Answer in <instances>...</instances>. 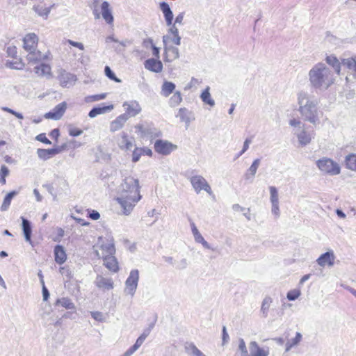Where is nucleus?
Returning <instances> with one entry per match:
<instances>
[{
	"label": "nucleus",
	"mask_w": 356,
	"mask_h": 356,
	"mask_svg": "<svg viewBox=\"0 0 356 356\" xmlns=\"http://www.w3.org/2000/svg\"><path fill=\"white\" fill-rule=\"evenodd\" d=\"M142 196L138 179L126 177L120 186V195L116 200L121 206L124 215H129Z\"/></svg>",
	"instance_id": "1"
},
{
	"label": "nucleus",
	"mask_w": 356,
	"mask_h": 356,
	"mask_svg": "<svg viewBox=\"0 0 356 356\" xmlns=\"http://www.w3.org/2000/svg\"><path fill=\"white\" fill-rule=\"evenodd\" d=\"M310 86L316 90L324 92L335 81L334 72L325 63H318L309 71Z\"/></svg>",
	"instance_id": "2"
},
{
	"label": "nucleus",
	"mask_w": 356,
	"mask_h": 356,
	"mask_svg": "<svg viewBox=\"0 0 356 356\" xmlns=\"http://www.w3.org/2000/svg\"><path fill=\"white\" fill-rule=\"evenodd\" d=\"M299 112L305 120L316 124L318 121V101L307 92L301 91L298 94Z\"/></svg>",
	"instance_id": "3"
},
{
	"label": "nucleus",
	"mask_w": 356,
	"mask_h": 356,
	"mask_svg": "<svg viewBox=\"0 0 356 356\" xmlns=\"http://www.w3.org/2000/svg\"><path fill=\"white\" fill-rule=\"evenodd\" d=\"M316 165L321 171L330 175H337L341 172L339 164L328 158H323L318 160Z\"/></svg>",
	"instance_id": "4"
},
{
	"label": "nucleus",
	"mask_w": 356,
	"mask_h": 356,
	"mask_svg": "<svg viewBox=\"0 0 356 356\" xmlns=\"http://www.w3.org/2000/svg\"><path fill=\"white\" fill-rule=\"evenodd\" d=\"M190 182L197 193H200L201 191H204L209 195L213 193L208 181L201 175L192 176L190 178Z\"/></svg>",
	"instance_id": "5"
},
{
	"label": "nucleus",
	"mask_w": 356,
	"mask_h": 356,
	"mask_svg": "<svg viewBox=\"0 0 356 356\" xmlns=\"http://www.w3.org/2000/svg\"><path fill=\"white\" fill-rule=\"evenodd\" d=\"M139 280V272L138 270H132L125 282L124 293L133 296L137 289Z\"/></svg>",
	"instance_id": "6"
},
{
	"label": "nucleus",
	"mask_w": 356,
	"mask_h": 356,
	"mask_svg": "<svg viewBox=\"0 0 356 356\" xmlns=\"http://www.w3.org/2000/svg\"><path fill=\"white\" fill-rule=\"evenodd\" d=\"M154 150L161 155H169L171 152L177 149L176 145L172 144L168 140L158 139L154 145Z\"/></svg>",
	"instance_id": "7"
},
{
	"label": "nucleus",
	"mask_w": 356,
	"mask_h": 356,
	"mask_svg": "<svg viewBox=\"0 0 356 356\" xmlns=\"http://www.w3.org/2000/svg\"><path fill=\"white\" fill-rule=\"evenodd\" d=\"M95 253L98 258H103L104 265L110 270L117 272L118 270V261L113 254L104 255V253H100L99 250H95Z\"/></svg>",
	"instance_id": "8"
},
{
	"label": "nucleus",
	"mask_w": 356,
	"mask_h": 356,
	"mask_svg": "<svg viewBox=\"0 0 356 356\" xmlns=\"http://www.w3.org/2000/svg\"><path fill=\"white\" fill-rule=\"evenodd\" d=\"M67 108L66 102H63L56 105L54 108L45 113L44 118L47 119L59 120L63 115Z\"/></svg>",
	"instance_id": "9"
},
{
	"label": "nucleus",
	"mask_w": 356,
	"mask_h": 356,
	"mask_svg": "<svg viewBox=\"0 0 356 356\" xmlns=\"http://www.w3.org/2000/svg\"><path fill=\"white\" fill-rule=\"evenodd\" d=\"M38 38L35 33H28L23 40V47L29 52L36 50L38 46Z\"/></svg>",
	"instance_id": "10"
},
{
	"label": "nucleus",
	"mask_w": 356,
	"mask_h": 356,
	"mask_svg": "<svg viewBox=\"0 0 356 356\" xmlns=\"http://www.w3.org/2000/svg\"><path fill=\"white\" fill-rule=\"evenodd\" d=\"M335 256L333 251H327L322 254L316 260L317 264L321 266L325 267L326 265L332 266L334 263Z\"/></svg>",
	"instance_id": "11"
},
{
	"label": "nucleus",
	"mask_w": 356,
	"mask_h": 356,
	"mask_svg": "<svg viewBox=\"0 0 356 356\" xmlns=\"http://www.w3.org/2000/svg\"><path fill=\"white\" fill-rule=\"evenodd\" d=\"M63 150V147H56L52 149H38L37 154L40 159L42 160H47L53 156L60 153Z\"/></svg>",
	"instance_id": "12"
},
{
	"label": "nucleus",
	"mask_w": 356,
	"mask_h": 356,
	"mask_svg": "<svg viewBox=\"0 0 356 356\" xmlns=\"http://www.w3.org/2000/svg\"><path fill=\"white\" fill-rule=\"evenodd\" d=\"M293 134L296 135L298 140L299 144L302 146H305L311 142L312 136L305 130V127L300 130L296 131V133Z\"/></svg>",
	"instance_id": "13"
},
{
	"label": "nucleus",
	"mask_w": 356,
	"mask_h": 356,
	"mask_svg": "<svg viewBox=\"0 0 356 356\" xmlns=\"http://www.w3.org/2000/svg\"><path fill=\"white\" fill-rule=\"evenodd\" d=\"M95 285L99 288L110 290L113 288V282L111 278H106L102 275H97L95 281Z\"/></svg>",
	"instance_id": "14"
},
{
	"label": "nucleus",
	"mask_w": 356,
	"mask_h": 356,
	"mask_svg": "<svg viewBox=\"0 0 356 356\" xmlns=\"http://www.w3.org/2000/svg\"><path fill=\"white\" fill-rule=\"evenodd\" d=\"M128 119L129 116L127 114L124 113L119 115L115 120H113L111 123L110 131L111 132H115L118 131L124 126V124H125Z\"/></svg>",
	"instance_id": "15"
},
{
	"label": "nucleus",
	"mask_w": 356,
	"mask_h": 356,
	"mask_svg": "<svg viewBox=\"0 0 356 356\" xmlns=\"http://www.w3.org/2000/svg\"><path fill=\"white\" fill-rule=\"evenodd\" d=\"M33 70L38 76H46L48 79L51 77V68L48 64L41 63L35 66Z\"/></svg>",
	"instance_id": "16"
},
{
	"label": "nucleus",
	"mask_w": 356,
	"mask_h": 356,
	"mask_svg": "<svg viewBox=\"0 0 356 356\" xmlns=\"http://www.w3.org/2000/svg\"><path fill=\"white\" fill-rule=\"evenodd\" d=\"M191 230L195 242L201 243L206 249H211L210 245L204 240L194 222L191 223Z\"/></svg>",
	"instance_id": "17"
},
{
	"label": "nucleus",
	"mask_w": 356,
	"mask_h": 356,
	"mask_svg": "<svg viewBox=\"0 0 356 356\" xmlns=\"http://www.w3.org/2000/svg\"><path fill=\"white\" fill-rule=\"evenodd\" d=\"M58 79L60 85L63 87H67L68 85L72 84L76 81V78L74 74L67 72L65 71H63L60 73Z\"/></svg>",
	"instance_id": "18"
},
{
	"label": "nucleus",
	"mask_w": 356,
	"mask_h": 356,
	"mask_svg": "<svg viewBox=\"0 0 356 356\" xmlns=\"http://www.w3.org/2000/svg\"><path fill=\"white\" fill-rule=\"evenodd\" d=\"M145 67L152 72H160L162 71L163 65L160 60L149 58L145 62Z\"/></svg>",
	"instance_id": "19"
},
{
	"label": "nucleus",
	"mask_w": 356,
	"mask_h": 356,
	"mask_svg": "<svg viewBox=\"0 0 356 356\" xmlns=\"http://www.w3.org/2000/svg\"><path fill=\"white\" fill-rule=\"evenodd\" d=\"M123 106L126 108L128 115L132 117L136 116L141 111V107L136 101L130 103L124 102Z\"/></svg>",
	"instance_id": "20"
},
{
	"label": "nucleus",
	"mask_w": 356,
	"mask_h": 356,
	"mask_svg": "<svg viewBox=\"0 0 356 356\" xmlns=\"http://www.w3.org/2000/svg\"><path fill=\"white\" fill-rule=\"evenodd\" d=\"M250 356H268V350L261 348L256 341H251L249 344Z\"/></svg>",
	"instance_id": "21"
},
{
	"label": "nucleus",
	"mask_w": 356,
	"mask_h": 356,
	"mask_svg": "<svg viewBox=\"0 0 356 356\" xmlns=\"http://www.w3.org/2000/svg\"><path fill=\"white\" fill-rule=\"evenodd\" d=\"M118 145L121 149L129 150L133 147V143L128 138L126 133L122 132L118 140Z\"/></svg>",
	"instance_id": "22"
},
{
	"label": "nucleus",
	"mask_w": 356,
	"mask_h": 356,
	"mask_svg": "<svg viewBox=\"0 0 356 356\" xmlns=\"http://www.w3.org/2000/svg\"><path fill=\"white\" fill-rule=\"evenodd\" d=\"M160 9L163 12L167 26L172 25L173 20V13L166 2H162L160 3Z\"/></svg>",
	"instance_id": "23"
},
{
	"label": "nucleus",
	"mask_w": 356,
	"mask_h": 356,
	"mask_svg": "<svg viewBox=\"0 0 356 356\" xmlns=\"http://www.w3.org/2000/svg\"><path fill=\"white\" fill-rule=\"evenodd\" d=\"M177 116L180 118L181 121L185 122L187 125H188L190 122L195 119L193 113L186 108H179Z\"/></svg>",
	"instance_id": "24"
},
{
	"label": "nucleus",
	"mask_w": 356,
	"mask_h": 356,
	"mask_svg": "<svg viewBox=\"0 0 356 356\" xmlns=\"http://www.w3.org/2000/svg\"><path fill=\"white\" fill-rule=\"evenodd\" d=\"M47 56L43 55L40 51H30L26 56V60L29 63H35L42 60L47 59Z\"/></svg>",
	"instance_id": "25"
},
{
	"label": "nucleus",
	"mask_w": 356,
	"mask_h": 356,
	"mask_svg": "<svg viewBox=\"0 0 356 356\" xmlns=\"http://www.w3.org/2000/svg\"><path fill=\"white\" fill-rule=\"evenodd\" d=\"M55 261L58 264H63L67 259V255L63 246L57 245L54 248Z\"/></svg>",
	"instance_id": "26"
},
{
	"label": "nucleus",
	"mask_w": 356,
	"mask_h": 356,
	"mask_svg": "<svg viewBox=\"0 0 356 356\" xmlns=\"http://www.w3.org/2000/svg\"><path fill=\"white\" fill-rule=\"evenodd\" d=\"M22 223V230L24 235V238L26 242L31 243V234H32V229L31 222L27 219L24 218V217L21 218Z\"/></svg>",
	"instance_id": "27"
},
{
	"label": "nucleus",
	"mask_w": 356,
	"mask_h": 356,
	"mask_svg": "<svg viewBox=\"0 0 356 356\" xmlns=\"http://www.w3.org/2000/svg\"><path fill=\"white\" fill-rule=\"evenodd\" d=\"M113 109V105L110 104L108 106H103L92 108L89 113L88 116L91 118H95L97 115L104 114L106 112L111 111Z\"/></svg>",
	"instance_id": "28"
},
{
	"label": "nucleus",
	"mask_w": 356,
	"mask_h": 356,
	"mask_svg": "<svg viewBox=\"0 0 356 356\" xmlns=\"http://www.w3.org/2000/svg\"><path fill=\"white\" fill-rule=\"evenodd\" d=\"M343 66L348 69L352 72L354 76L356 78V56L355 58L349 57L341 59V63Z\"/></svg>",
	"instance_id": "29"
},
{
	"label": "nucleus",
	"mask_w": 356,
	"mask_h": 356,
	"mask_svg": "<svg viewBox=\"0 0 356 356\" xmlns=\"http://www.w3.org/2000/svg\"><path fill=\"white\" fill-rule=\"evenodd\" d=\"M326 63L332 66L333 67V70H332L334 74H339L341 71V63L339 60L337 59V58L333 55L327 56L325 58Z\"/></svg>",
	"instance_id": "30"
},
{
	"label": "nucleus",
	"mask_w": 356,
	"mask_h": 356,
	"mask_svg": "<svg viewBox=\"0 0 356 356\" xmlns=\"http://www.w3.org/2000/svg\"><path fill=\"white\" fill-rule=\"evenodd\" d=\"M260 162L261 161L259 159H257L253 161L250 167L248 168L247 172L245 174V179L251 180V181L253 180V178L255 176L257 170L260 165Z\"/></svg>",
	"instance_id": "31"
},
{
	"label": "nucleus",
	"mask_w": 356,
	"mask_h": 356,
	"mask_svg": "<svg viewBox=\"0 0 356 356\" xmlns=\"http://www.w3.org/2000/svg\"><path fill=\"white\" fill-rule=\"evenodd\" d=\"M102 8V14L103 18L108 24H111L113 21V17L111 14V12L109 9V4L106 1H104L101 6Z\"/></svg>",
	"instance_id": "32"
},
{
	"label": "nucleus",
	"mask_w": 356,
	"mask_h": 356,
	"mask_svg": "<svg viewBox=\"0 0 356 356\" xmlns=\"http://www.w3.org/2000/svg\"><path fill=\"white\" fill-rule=\"evenodd\" d=\"M51 7H44L40 5H35L33 7V10L35 12V13L40 16L43 17L44 19H47L50 12H51Z\"/></svg>",
	"instance_id": "33"
},
{
	"label": "nucleus",
	"mask_w": 356,
	"mask_h": 356,
	"mask_svg": "<svg viewBox=\"0 0 356 356\" xmlns=\"http://www.w3.org/2000/svg\"><path fill=\"white\" fill-rule=\"evenodd\" d=\"M210 88L207 86L202 92L200 95V98L202 101L207 104H209L211 106H213L215 105V101L211 97L210 94Z\"/></svg>",
	"instance_id": "34"
},
{
	"label": "nucleus",
	"mask_w": 356,
	"mask_h": 356,
	"mask_svg": "<svg viewBox=\"0 0 356 356\" xmlns=\"http://www.w3.org/2000/svg\"><path fill=\"white\" fill-rule=\"evenodd\" d=\"M98 250L100 253L104 252V255H111L115 252V246L112 242L102 243Z\"/></svg>",
	"instance_id": "35"
},
{
	"label": "nucleus",
	"mask_w": 356,
	"mask_h": 356,
	"mask_svg": "<svg viewBox=\"0 0 356 356\" xmlns=\"http://www.w3.org/2000/svg\"><path fill=\"white\" fill-rule=\"evenodd\" d=\"M175 89V84L170 81H164L161 87V95L168 97Z\"/></svg>",
	"instance_id": "36"
},
{
	"label": "nucleus",
	"mask_w": 356,
	"mask_h": 356,
	"mask_svg": "<svg viewBox=\"0 0 356 356\" xmlns=\"http://www.w3.org/2000/svg\"><path fill=\"white\" fill-rule=\"evenodd\" d=\"M56 305H60L67 309H75L74 304L72 302L69 298H61L56 300Z\"/></svg>",
	"instance_id": "37"
},
{
	"label": "nucleus",
	"mask_w": 356,
	"mask_h": 356,
	"mask_svg": "<svg viewBox=\"0 0 356 356\" xmlns=\"http://www.w3.org/2000/svg\"><path fill=\"white\" fill-rule=\"evenodd\" d=\"M17 194V192L13 191L8 193L6 196L4 197L3 202L1 204V211H6L10 207L11 200Z\"/></svg>",
	"instance_id": "38"
},
{
	"label": "nucleus",
	"mask_w": 356,
	"mask_h": 356,
	"mask_svg": "<svg viewBox=\"0 0 356 356\" xmlns=\"http://www.w3.org/2000/svg\"><path fill=\"white\" fill-rule=\"evenodd\" d=\"M346 167L353 171H356V154H350L346 157Z\"/></svg>",
	"instance_id": "39"
},
{
	"label": "nucleus",
	"mask_w": 356,
	"mask_h": 356,
	"mask_svg": "<svg viewBox=\"0 0 356 356\" xmlns=\"http://www.w3.org/2000/svg\"><path fill=\"white\" fill-rule=\"evenodd\" d=\"M273 302V300L270 297L266 296L263 300L261 307V312L262 313L263 316L264 317H267L268 316V312L270 308V306Z\"/></svg>",
	"instance_id": "40"
},
{
	"label": "nucleus",
	"mask_w": 356,
	"mask_h": 356,
	"mask_svg": "<svg viewBox=\"0 0 356 356\" xmlns=\"http://www.w3.org/2000/svg\"><path fill=\"white\" fill-rule=\"evenodd\" d=\"M163 42L164 44L172 42L176 45H179L181 44V37L179 35L167 34L163 36Z\"/></svg>",
	"instance_id": "41"
},
{
	"label": "nucleus",
	"mask_w": 356,
	"mask_h": 356,
	"mask_svg": "<svg viewBox=\"0 0 356 356\" xmlns=\"http://www.w3.org/2000/svg\"><path fill=\"white\" fill-rule=\"evenodd\" d=\"M182 101V96L179 91H177L170 99V105L172 107L178 106Z\"/></svg>",
	"instance_id": "42"
},
{
	"label": "nucleus",
	"mask_w": 356,
	"mask_h": 356,
	"mask_svg": "<svg viewBox=\"0 0 356 356\" xmlns=\"http://www.w3.org/2000/svg\"><path fill=\"white\" fill-rule=\"evenodd\" d=\"M289 124L293 128V134L296 133V131L300 130L305 127V124H303L300 120L295 118L290 120Z\"/></svg>",
	"instance_id": "43"
},
{
	"label": "nucleus",
	"mask_w": 356,
	"mask_h": 356,
	"mask_svg": "<svg viewBox=\"0 0 356 356\" xmlns=\"http://www.w3.org/2000/svg\"><path fill=\"white\" fill-rule=\"evenodd\" d=\"M110 42H118L123 47H125L127 45H129L131 44V41L128 39H125L124 40L119 41L118 39L115 38L113 35L108 36L106 38V42L108 43Z\"/></svg>",
	"instance_id": "44"
},
{
	"label": "nucleus",
	"mask_w": 356,
	"mask_h": 356,
	"mask_svg": "<svg viewBox=\"0 0 356 356\" xmlns=\"http://www.w3.org/2000/svg\"><path fill=\"white\" fill-rule=\"evenodd\" d=\"M186 350L189 354L193 356H205L193 343H190L186 346Z\"/></svg>",
	"instance_id": "45"
},
{
	"label": "nucleus",
	"mask_w": 356,
	"mask_h": 356,
	"mask_svg": "<svg viewBox=\"0 0 356 356\" xmlns=\"http://www.w3.org/2000/svg\"><path fill=\"white\" fill-rule=\"evenodd\" d=\"M271 204L279 203L278 192L275 186L269 187Z\"/></svg>",
	"instance_id": "46"
},
{
	"label": "nucleus",
	"mask_w": 356,
	"mask_h": 356,
	"mask_svg": "<svg viewBox=\"0 0 356 356\" xmlns=\"http://www.w3.org/2000/svg\"><path fill=\"white\" fill-rule=\"evenodd\" d=\"M145 341L143 338H140V337L137 339L136 343L129 348L127 351L131 355L134 353H135L143 343Z\"/></svg>",
	"instance_id": "47"
},
{
	"label": "nucleus",
	"mask_w": 356,
	"mask_h": 356,
	"mask_svg": "<svg viewBox=\"0 0 356 356\" xmlns=\"http://www.w3.org/2000/svg\"><path fill=\"white\" fill-rule=\"evenodd\" d=\"M105 74L110 79L115 81L117 83L121 82V80L118 79L115 73L111 70V69L108 66H106L104 68Z\"/></svg>",
	"instance_id": "48"
},
{
	"label": "nucleus",
	"mask_w": 356,
	"mask_h": 356,
	"mask_svg": "<svg viewBox=\"0 0 356 356\" xmlns=\"http://www.w3.org/2000/svg\"><path fill=\"white\" fill-rule=\"evenodd\" d=\"M300 291L298 289L291 290L287 293L286 298L290 301H293L300 296Z\"/></svg>",
	"instance_id": "49"
},
{
	"label": "nucleus",
	"mask_w": 356,
	"mask_h": 356,
	"mask_svg": "<svg viewBox=\"0 0 356 356\" xmlns=\"http://www.w3.org/2000/svg\"><path fill=\"white\" fill-rule=\"evenodd\" d=\"M143 154V150L142 148L136 147L132 154V161L137 162L139 161L141 155Z\"/></svg>",
	"instance_id": "50"
},
{
	"label": "nucleus",
	"mask_w": 356,
	"mask_h": 356,
	"mask_svg": "<svg viewBox=\"0 0 356 356\" xmlns=\"http://www.w3.org/2000/svg\"><path fill=\"white\" fill-rule=\"evenodd\" d=\"M6 53L8 56L15 58L17 56V47L14 45L9 46L6 49Z\"/></svg>",
	"instance_id": "51"
},
{
	"label": "nucleus",
	"mask_w": 356,
	"mask_h": 356,
	"mask_svg": "<svg viewBox=\"0 0 356 356\" xmlns=\"http://www.w3.org/2000/svg\"><path fill=\"white\" fill-rule=\"evenodd\" d=\"M92 317L99 321L103 322L104 321V314L100 312H90Z\"/></svg>",
	"instance_id": "52"
},
{
	"label": "nucleus",
	"mask_w": 356,
	"mask_h": 356,
	"mask_svg": "<svg viewBox=\"0 0 356 356\" xmlns=\"http://www.w3.org/2000/svg\"><path fill=\"white\" fill-rule=\"evenodd\" d=\"M83 133V131L75 128L74 127L70 126L69 127V134L72 136H79L81 135Z\"/></svg>",
	"instance_id": "53"
},
{
	"label": "nucleus",
	"mask_w": 356,
	"mask_h": 356,
	"mask_svg": "<svg viewBox=\"0 0 356 356\" xmlns=\"http://www.w3.org/2000/svg\"><path fill=\"white\" fill-rule=\"evenodd\" d=\"M149 43L151 44V46H152V54L156 57V58H159V49L158 47H156L154 44H153V42H152V39H149L147 41H145L144 43Z\"/></svg>",
	"instance_id": "54"
},
{
	"label": "nucleus",
	"mask_w": 356,
	"mask_h": 356,
	"mask_svg": "<svg viewBox=\"0 0 356 356\" xmlns=\"http://www.w3.org/2000/svg\"><path fill=\"white\" fill-rule=\"evenodd\" d=\"M167 50L172 54L173 59H177L179 57V49L175 47H169Z\"/></svg>",
	"instance_id": "55"
},
{
	"label": "nucleus",
	"mask_w": 356,
	"mask_h": 356,
	"mask_svg": "<svg viewBox=\"0 0 356 356\" xmlns=\"http://www.w3.org/2000/svg\"><path fill=\"white\" fill-rule=\"evenodd\" d=\"M252 140L250 138H246L243 143V147L242 150L240 152V153L238 155V157L243 154L249 148V145L251 143Z\"/></svg>",
	"instance_id": "56"
},
{
	"label": "nucleus",
	"mask_w": 356,
	"mask_h": 356,
	"mask_svg": "<svg viewBox=\"0 0 356 356\" xmlns=\"http://www.w3.org/2000/svg\"><path fill=\"white\" fill-rule=\"evenodd\" d=\"M169 26H170V29L168 30V34H170V35H179V31H178V29L177 27V24L172 23V25H170Z\"/></svg>",
	"instance_id": "57"
},
{
	"label": "nucleus",
	"mask_w": 356,
	"mask_h": 356,
	"mask_svg": "<svg viewBox=\"0 0 356 356\" xmlns=\"http://www.w3.org/2000/svg\"><path fill=\"white\" fill-rule=\"evenodd\" d=\"M36 140L45 144H51V142L46 137L44 134H40L36 136Z\"/></svg>",
	"instance_id": "58"
},
{
	"label": "nucleus",
	"mask_w": 356,
	"mask_h": 356,
	"mask_svg": "<svg viewBox=\"0 0 356 356\" xmlns=\"http://www.w3.org/2000/svg\"><path fill=\"white\" fill-rule=\"evenodd\" d=\"M59 271L62 275H65L69 279L72 277V273L69 268L66 267H60Z\"/></svg>",
	"instance_id": "59"
},
{
	"label": "nucleus",
	"mask_w": 356,
	"mask_h": 356,
	"mask_svg": "<svg viewBox=\"0 0 356 356\" xmlns=\"http://www.w3.org/2000/svg\"><path fill=\"white\" fill-rule=\"evenodd\" d=\"M154 327V324L150 325L147 328H146L142 334L140 336V338H143V339L145 340L146 338L148 337V335L150 334V332Z\"/></svg>",
	"instance_id": "60"
},
{
	"label": "nucleus",
	"mask_w": 356,
	"mask_h": 356,
	"mask_svg": "<svg viewBox=\"0 0 356 356\" xmlns=\"http://www.w3.org/2000/svg\"><path fill=\"white\" fill-rule=\"evenodd\" d=\"M67 42L73 47H77L81 50H84V46L81 42H75L72 40H68Z\"/></svg>",
	"instance_id": "61"
},
{
	"label": "nucleus",
	"mask_w": 356,
	"mask_h": 356,
	"mask_svg": "<svg viewBox=\"0 0 356 356\" xmlns=\"http://www.w3.org/2000/svg\"><path fill=\"white\" fill-rule=\"evenodd\" d=\"M301 339H302V334L300 332H296V335L295 338L291 339V341H290L291 342L292 345H293L295 346L300 342Z\"/></svg>",
	"instance_id": "62"
},
{
	"label": "nucleus",
	"mask_w": 356,
	"mask_h": 356,
	"mask_svg": "<svg viewBox=\"0 0 356 356\" xmlns=\"http://www.w3.org/2000/svg\"><path fill=\"white\" fill-rule=\"evenodd\" d=\"M187 260L186 259H182L176 264V268L178 269H184L187 266Z\"/></svg>",
	"instance_id": "63"
},
{
	"label": "nucleus",
	"mask_w": 356,
	"mask_h": 356,
	"mask_svg": "<svg viewBox=\"0 0 356 356\" xmlns=\"http://www.w3.org/2000/svg\"><path fill=\"white\" fill-rule=\"evenodd\" d=\"M272 213L275 216L276 218L280 216L279 203L272 204Z\"/></svg>",
	"instance_id": "64"
}]
</instances>
